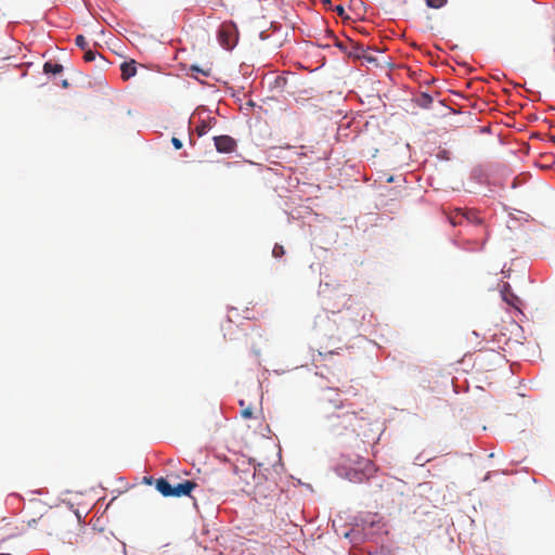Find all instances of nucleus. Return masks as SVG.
<instances>
[{"mask_svg": "<svg viewBox=\"0 0 555 555\" xmlns=\"http://www.w3.org/2000/svg\"><path fill=\"white\" fill-rule=\"evenodd\" d=\"M376 470L377 467L371 460H361L356 467L346 470L344 477L351 482L360 483L370 479Z\"/></svg>", "mask_w": 555, "mask_h": 555, "instance_id": "nucleus-1", "label": "nucleus"}, {"mask_svg": "<svg viewBox=\"0 0 555 555\" xmlns=\"http://www.w3.org/2000/svg\"><path fill=\"white\" fill-rule=\"evenodd\" d=\"M233 472L240 479V481L236 482V486L243 491L246 490L245 488L250 485V481L256 475L255 466L250 463H245L244 461L242 462V465L235 464Z\"/></svg>", "mask_w": 555, "mask_h": 555, "instance_id": "nucleus-2", "label": "nucleus"}, {"mask_svg": "<svg viewBox=\"0 0 555 555\" xmlns=\"http://www.w3.org/2000/svg\"><path fill=\"white\" fill-rule=\"evenodd\" d=\"M348 51L347 54L349 56H352L354 59H364L367 62H375V59L369 54H366V51L370 49L369 47H365L362 43L356 42L352 39H348Z\"/></svg>", "mask_w": 555, "mask_h": 555, "instance_id": "nucleus-3", "label": "nucleus"}, {"mask_svg": "<svg viewBox=\"0 0 555 555\" xmlns=\"http://www.w3.org/2000/svg\"><path fill=\"white\" fill-rule=\"evenodd\" d=\"M216 150L219 153H232L236 150V141L230 135H216L214 137Z\"/></svg>", "mask_w": 555, "mask_h": 555, "instance_id": "nucleus-4", "label": "nucleus"}, {"mask_svg": "<svg viewBox=\"0 0 555 555\" xmlns=\"http://www.w3.org/2000/svg\"><path fill=\"white\" fill-rule=\"evenodd\" d=\"M501 296L502 299L511 307L519 310V307L521 305L520 298L515 295L511 288V285L506 282H504L501 286Z\"/></svg>", "mask_w": 555, "mask_h": 555, "instance_id": "nucleus-5", "label": "nucleus"}, {"mask_svg": "<svg viewBox=\"0 0 555 555\" xmlns=\"http://www.w3.org/2000/svg\"><path fill=\"white\" fill-rule=\"evenodd\" d=\"M219 43L225 49H232L235 44V37L231 26H222L218 31Z\"/></svg>", "mask_w": 555, "mask_h": 555, "instance_id": "nucleus-6", "label": "nucleus"}, {"mask_svg": "<svg viewBox=\"0 0 555 555\" xmlns=\"http://www.w3.org/2000/svg\"><path fill=\"white\" fill-rule=\"evenodd\" d=\"M356 418H357L356 412H350V413L347 412L343 415H337L335 417V421H337V422H334L332 424V426L335 430H339L340 428L348 429L349 427L352 426V423Z\"/></svg>", "mask_w": 555, "mask_h": 555, "instance_id": "nucleus-7", "label": "nucleus"}, {"mask_svg": "<svg viewBox=\"0 0 555 555\" xmlns=\"http://www.w3.org/2000/svg\"><path fill=\"white\" fill-rule=\"evenodd\" d=\"M196 486L197 485L191 480H185L183 482H180V483L173 486L172 496L179 498V496H183V495H190V493Z\"/></svg>", "mask_w": 555, "mask_h": 555, "instance_id": "nucleus-8", "label": "nucleus"}, {"mask_svg": "<svg viewBox=\"0 0 555 555\" xmlns=\"http://www.w3.org/2000/svg\"><path fill=\"white\" fill-rule=\"evenodd\" d=\"M465 223L480 225L483 223V219L478 210L465 208Z\"/></svg>", "mask_w": 555, "mask_h": 555, "instance_id": "nucleus-9", "label": "nucleus"}, {"mask_svg": "<svg viewBox=\"0 0 555 555\" xmlns=\"http://www.w3.org/2000/svg\"><path fill=\"white\" fill-rule=\"evenodd\" d=\"M449 221L452 225H462L465 223V208H456L449 215Z\"/></svg>", "mask_w": 555, "mask_h": 555, "instance_id": "nucleus-10", "label": "nucleus"}, {"mask_svg": "<svg viewBox=\"0 0 555 555\" xmlns=\"http://www.w3.org/2000/svg\"><path fill=\"white\" fill-rule=\"evenodd\" d=\"M156 489L164 495V496H172L173 493V486L166 479V478H158L156 480Z\"/></svg>", "mask_w": 555, "mask_h": 555, "instance_id": "nucleus-11", "label": "nucleus"}, {"mask_svg": "<svg viewBox=\"0 0 555 555\" xmlns=\"http://www.w3.org/2000/svg\"><path fill=\"white\" fill-rule=\"evenodd\" d=\"M120 70H121V78L124 80H128L129 78L133 77L137 74V68H135L133 61L131 63L124 62L120 65Z\"/></svg>", "mask_w": 555, "mask_h": 555, "instance_id": "nucleus-12", "label": "nucleus"}, {"mask_svg": "<svg viewBox=\"0 0 555 555\" xmlns=\"http://www.w3.org/2000/svg\"><path fill=\"white\" fill-rule=\"evenodd\" d=\"M415 102L422 108H429L433 103V96L423 92L416 98Z\"/></svg>", "mask_w": 555, "mask_h": 555, "instance_id": "nucleus-13", "label": "nucleus"}, {"mask_svg": "<svg viewBox=\"0 0 555 555\" xmlns=\"http://www.w3.org/2000/svg\"><path fill=\"white\" fill-rule=\"evenodd\" d=\"M43 72L46 74H60L63 72V65L57 63L46 62L43 64Z\"/></svg>", "mask_w": 555, "mask_h": 555, "instance_id": "nucleus-14", "label": "nucleus"}, {"mask_svg": "<svg viewBox=\"0 0 555 555\" xmlns=\"http://www.w3.org/2000/svg\"><path fill=\"white\" fill-rule=\"evenodd\" d=\"M75 42H76V46L79 47L83 51L89 49V44L82 35H78L75 39Z\"/></svg>", "mask_w": 555, "mask_h": 555, "instance_id": "nucleus-15", "label": "nucleus"}, {"mask_svg": "<svg viewBox=\"0 0 555 555\" xmlns=\"http://www.w3.org/2000/svg\"><path fill=\"white\" fill-rule=\"evenodd\" d=\"M425 1H426V4L433 9H440L447 3V0H425Z\"/></svg>", "mask_w": 555, "mask_h": 555, "instance_id": "nucleus-16", "label": "nucleus"}, {"mask_svg": "<svg viewBox=\"0 0 555 555\" xmlns=\"http://www.w3.org/2000/svg\"><path fill=\"white\" fill-rule=\"evenodd\" d=\"M209 129H210L209 124L206 121H202V124L198 125L195 130H196L197 134L199 137H202V135L206 134Z\"/></svg>", "mask_w": 555, "mask_h": 555, "instance_id": "nucleus-17", "label": "nucleus"}, {"mask_svg": "<svg viewBox=\"0 0 555 555\" xmlns=\"http://www.w3.org/2000/svg\"><path fill=\"white\" fill-rule=\"evenodd\" d=\"M191 70L192 72H197V73H201L203 76L205 77H208L210 76L211 74V68H199L198 66L196 65H192L191 66Z\"/></svg>", "mask_w": 555, "mask_h": 555, "instance_id": "nucleus-18", "label": "nucleus"}, {"mask_svg": "<svg viewBox=\"0 0 555 555\" xmlns=\"http://www.w3.org/2000/svg\"><path fill=\"white\" fill-rule=\"evenodd\" d=\"M55 520V517L53 514L42 515L38 521L42 522L43 525L48 526L51 522Z\"/></svg>", "mask_w": 555, "mask_h": 555, "instance_id": "nucleus-19", "label": "nucleus"}, {"mask_svg": "<svg viewBox=\"0 0 555 555\" xmlns=\"http://www.w3.org/2000/svg\"><path fill=\"white\" fill-rule=\"evenodd\" d=\"M95 57H96V52L92 51L91 49H87L85 51L83 60L86 62H92L95 60Z\"/></svg>", "mask_w": 555, "mask_h": 555, "instance_id": "nucleus-20", "label": "nucleus"}, {"mask_svg": "<svg viewBox=\"0 0 555 555\" xmlns=\"http://www.w3.org/2000/svg\"><path fill=\"white\" fill-rule=\"evenodd\" d=\"M335 39V46L337 48H339L343 52L347 53L348 51V40L346 42H343V41H339L338 39L334 38Z\"/></svg>", "mask_w": 555, "mask_h": 555, "instance_id": "nucleus-21", "label": "nucleus"}, {"mask_svg": "<svg viewBox=\"0 0 555 555\" xmlns=\"http://www.w3.org/2000/svg\"><path fill=\"white\" fill-rule=\"evenodd\" d=\"M283 254H284L283 245H274V248L272 250L273 257L279 258Z\"/></svg>", "mask_w": 555, "mask_h": 555, "instance_id": "nucleus-22", "label": "nucleus"}, {"mask_svg": "<svg viewBox=\"0 0 555 555\" xmlns=\"http://www.w3.org/2000/svg\"><path fill=\"white\" fill-rule=\"evenodd\" d=\"M171 143H172V145L175 146L176 150H180L183 146L182 141L180 139L176 138V137H173L171 139Z\"/></svg>", "mask_w": 555, "mask_h": 555, "instance_id": "nucleus-23", "label": "nucleus"}, {"mask_svg": "<svg viewBox=\"0 0 555 555\" xmlns=\"http://www.w3.org/2000/svg\"><path fill=\"white\" fill-rule=\"evenodd\" d=\"M242 416L244 418H250L253 416V411L250 408H246L242 410Z\"/></svg>", "mask_w": 555, "mask_h": 555, "instance_id": "nucleus-24", "label": "nucleus"}, {"mask_svg": "<svg viewBox=\"0 0 555 555\" xmlns=\"http://www.w3.org/2000/svg\"><path fill=\"white\" fill-rule=\"evenodd\" d=\"M335 12H336L339 16H341V17H343V16H344V14H345V9H344V7H341V5H337V7L335 8Z\"/></svg>", "mask_w": 555, "mask_h": 555, "instance_id": "nucleus-25", "label": "nucleus"}, {"mask_svg": "<svg viewBox=\"0 0 555 555\" xmlns=\"http://www.w3.org/2000/svg\"><path fill=\"white\" fill-rule=\"evenodd\" d=\"M334 408L339 409L343 406L341 402L339 400L333 401Z\"/></svg>", "mask_w": 555, "mask_h": 555, "instance_id": "nucleus-26", "label": "nucleus"}, {"mask_svg": "<svg viewBox=\"0 0 555 555\" xmlns=\"http://www.w3.org/2000/svg\"><path fill=\"white\" fill-rule=\"evenodd\" d=\"M68 86H69L68 81H67L66 79H64V80L62 81V87H63V88H68Z\"/></svg>", "mask_w": 555, "mask_h": 555, "instance_id": "nucleus-27", "label": "nucleus"}, {"mask_svg": "<svg viewBox=\"0 0 555 555\" xmlns=\"http://www.w3.org/2000/svg\"><path fill=\"white\" fill-rule=\"evenodd\" d=\"M392 180H393V178H392V177H389L387 181H388V182H392Z\"/></svg>", "mask_w": 555, "mask_h": 555, "instance_id": "nucleus-28", "label": "nucleus"}, {"mask_svg": "<svg viewBox=\"0 0 555 555\" xmlns=\"http://www.w3.org/2000/svg\"><path fill=\"white\" fill-rule=\"evenodd\" d=\"M0 555H11V554H8V553H1Z\"/></svg>", "mask_w": 555, "mask_h": 555, "instance_id": "nucleus-29", "label": "nucleus"}]
</instances>
